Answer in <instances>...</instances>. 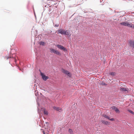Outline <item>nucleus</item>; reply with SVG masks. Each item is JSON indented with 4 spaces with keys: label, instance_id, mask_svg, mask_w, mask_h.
Wrapping results in <instances>:
<instances>
[{
    "label": "nucleus",
    "instance_id": "nucleus-8",
    "mask_svg": "<svg viewBox=\"0 0 134 134\" xmlns=\"http://www.w3.org/2000/svg\"><path fill=\"white\" fill-rule=\"evenodd\" d=\"M111 108L113 109L114 110L116 113H119L120 112V111L118 109L115 107L113 106L111 107Z\"/></svg>",
    "mask_w": 134,
    "mask_h": 134
},
{
    "label": "nucleus",
    "instance_id": "nucleus-29",
    "mask_svg": "<svg viewBox=\"0 0 134 134\" xmlns=\"http://www.w3.org/2000/svg\"><path fill=\"white\" fill-rule=\"evenodd\" d=\"M44 134H46L45 133H44Z\"/></svg>",
    "mask_w": 134,
    "mask_h": 134
},
{
    "label": "nucleus",
    "instance_id": "nucleus-27",
    "mask_svg": "<svg viewBox=\"0 0 134 134\" xmlns=\"http://www.w3.org/2000/svg\"><path fill=\"white\" fill-rule=\"evenodd\" d=\"M132 28H133V29H134V25L133 24L132 27Z\"/></svg>",
    "mask_w": 134,
    "mask_h": 134
},
{
    "label": "nucleus",
    "instance_id": "nucleus-1",
    "mask_svg": "<svg viewBox=\"0 0 134 134\" xmlns=\"http://www.w3.org/2000/svg\"><path fill=\"white\" fill-rule=\"evenodd\" d=\"M56 46L59 49L64 51H67V49L64 46L59 44H57Z\"/></svg>",
    "mask_w": 134,
    "mask_h": 134
},
{
    "label": "nucleus",
    "instance_id": "nucleus-7",
    "mask_svg": "<svg viewBox=\"0 0 134 134\" xmlns=\"http://www.w3.org/2000/svg\"><path fill=\"white\" fill-rule=\"evenodd\" d=\"M130 45L131 47L134 48V41H129Z\"/></svg>",
    "mask_w": 134,
    "mask_h": 134
},
{
    "label": "nucleus",
    "instance_id": "nucleus-26",
    "mask_svg": "<svg viewBox=\"0 0 134 134\" xmlns=\"http://www.w3.org/2000/svg\"><path fill=\"white\" fill-rule=\"evenodd\" d=\"M42 132L43 133V134H44V133H45V132H44V131H42Z\"/></svg>",
    "mask_w": 134,
    "mask_h": 134
},
{
    "label": "nucleus",
    "instance_id": "nucleus-13",
    "mask_svg": "<svg viewBox=\"0 0 134 134\" xmlns=\"http://www.w3.org/2000/svg\"><path fill=\"white\" fill-rule=\"evenodd\" d=\"M65 33L64 35H70V33L68 31L66 30L65 31Z\"/></svg>",
    "mask_w": 134,
    "mask_h": 134
},
{
    "label": "nucleus",
    "instance_id": "nucleus-14",
    "mask_svg": "<svg viewBox=\"0 0 134 134\" xmlns=\"http://www.w3.org/2000/svg\"><path fill=\"white\" fill-rule=\"evenodd\" d=\"M39 44L40 45H41L43 46L45 44L44 42L42 41L40 42L39 43Z\"/></svg>",
    "mask_w": 134,
    "mask_h": 134
},
{
    "label": "nucleus",
    "instance_id": "nucleus-5",
    "mask_svg": "<svg viewBox=\"0 0 134 134\" xmlns=\"http://www.w3.org/2000/svg\"><path fill=\"white\" fill-rule=\"evenodd\" d=\"M120 90L122 92L128 91V89L126 88H122L120 87Z\"/></svg>",
    "mask_w": 134,
    "mask_h": 134
},
{
    "label": "nucleus",
    "instance_id": "nucleus-9",
    "mask_svg": "<svg viewBox=\"0 0 134 134\" xmlns=\"http://www.w3.org/2000/svg\"><path fill=\"white\" fill-rule=\"evenodd\" d=\"M127 23L128 22H126L121 23H120V24L122 25H124L125 26H127Z\"/></svg>",
    "mask_w": 134,
    "mask_h": 134
},
{
    "label": "nucleus",
    "instance_id": "nucleus-28",
    "mask_svg": "<svg viewBox=\"0 0 134 134\" xmlns=\"http://www.w3.org/2000/svg\"><path fill=\"white\" fill-rule=\"evenodd\" d=\"M14 59V60H15V59Z\"/></svg>",
    "mask_w": 134,
    "mask_h": 134
},
{
    "label": "nucleus",
    "instance_id": "nucleus-11",
    "mask_svg": "<svg viewBox=\"0 0 134 134\" xmlns=\"http://www.w3.org/2000/svg\"><path fill=\"white\" fill-rule=\"evenodd\" d=\"M133 24H132L129 23H127V26L129 27H132Z\"/></svg>",
    "mask_w": 134,
    "mask_h": 134
},
{
    "label": "nucleus",
    "instance_id": "nucleus-18",
    "mask_svg": "<svg viewBox=\"0 0 134 134\" xmlns=\"http://www.w3.org/2000/svg\"><path fill=\"white\" fill-rule=\"evenodd\" d=\"M6 58H7V59H8L9 58H14V57L13 56V55H10V57H6Z\"/></svg>",
    "mask_w": 134,
    "mask_h": 134
},
{
    "label": "nucleus",
    "instance_id": "nucleus-15",
    "mask_svg": "<svg viewBox=\"0 0 134 134\" xmlns=\"http://www.w3.org/2000/svg\"><path fill=\"white\" fill-rule=\"evenodd\" d=\"M69 132L71 134H73V132L71 129H69Z\"/></svg>",
    "mask_w": 134,
    "mask_h": 134
},
{
    "label": "nucleus",
    "instance_id": "nucleus-17",
    "mask_svg": "<svg viewBox=\"0 0 134 134\" xmlns=\"http://www.w3.org/2000/svg\"><path fill=\"white\" fill-rule=\"evenodd\" d=\"M62 108L59 107H57L56 110L58 111H60V110H61Z\"/></svg>",
    "mask_w": 134,
    "mask_h": 134
},
{
    "label": "nucleus",
    "instance_id": "nucleus-10",
    "mask_svg": "<svg viewBox=\"0 0 134 134\" xmlns=\"http://www.w3.org/2000/svg\"><path fill=\"white\" fill-rule=\"evenodd\" d=\"M54 54H57L58 55H61V53L59 52L57 50H55Z\"/></svg>",
    "mask_w": 134,
    "mask_h": 134
},
{
    "label": "nucleus",
    "instance_id": "nucleus-20",
    "mask_svg": "<svg viewBox=\"0 0 134 134\" xmlns=\"http://www.w3.org/2000/svg\"><path fill=\"white\" fill-rule=\"evenodd\" d=\"M110 74L112 76H114L115 75V73L114 72H111L110 73Z\"/></svg>",
    "mask_w": 134,
    "mask_h": 134
},
{
    "label": "nucleus",
    "instance_id": "nucleus-22",
    "mask_svg": "<svg viewBox=\"0 0 134 134\" xmlns=\"http://www.w3.org/2000/svg\"><path fill=\"white\" fill-rule=\"evenodd\" d=\"M101 85H106V84L104 82H102L101 83Z\"/></svg>",
    "mask_w": 134,
    "mask_h": 134
},
{
    "label": "nucleus",
    "instance_id": "nucleus-12",
    "mask_svg": "<svg viewBox=\"0 0 134 134\" xmlns=\"http://www.w3.org/2000/svg\"><path fill=\"white\" fill-rule=\"evenodd\" d=\"M50 50L51 52L53 53H54L56 49H54L51 48H50Z\"/></svg>",
    "mask_w": 134,
    "mask_h": 134
},
{
    "label": "nucleus",
    "instance_id": "nucleus-23",
    "mask_svg": "<svg viewBox=\"0 0 134 134\" xmlns=\"http://www.w3.org/2000/svg\"><path fill=\"white\" fill-rule=\"evenodd\" d=\"M53 108L54 109H55L56 110L57 107H55L54 106V107H53Z\"/></svg>",
    "mask_w": 134,
    "mask_h": 134
},
{
    "label": "nucleus",
    "instance_id": "nucleus-19",
    "mask_svg": "<svg viewBox=\"0 0 134 134\" xmlns=\"http://www.w3.org/2000/svg\"><path fill=\"white\" fill-rule=\"evenodd\" d=\"M44 114H46V115H47L48 114L47 111H46L45 110H44Z\"/></svg>",
    "mask_w": 134,
    "mask_h": 134
},
{
    "label": "nucleus",
    "instance_id": "nucleus-25",
    "mask_svg": "<svg viewBox=\"0 0 134 134\" xmlns=\"http://www.w3.org/2000/svg\"><path fill=\"white\" fill-rule=\"evenodd\" d=\"M59 26V25L58 24H56L55 25V27H58Z\"/></svg>",
    "mask_w": 134,
    "mask_h": 134
},
{
    "label": "nucleus",
    "instance_id": "nucleus-21",
    "mask_svg": "<svg viewBox=\"0 0 134 134\" xmlns=\"http://www.w3.org/2000/svg\"><path fill=\"white\" fill-rule=\"evenodd\" d=\"M109 120H111V121H114V118H111V119H110L109 118Z\"/></svg>",
    "mask_w": 134,
    "mask_h": 134
},
{
    "label": "nucleus",
    "instance_id": "nucleus-16",
    "mask_svg": "<svg viewBox=\"0 0 134 134\" xmlns=\"http://www.w3.org/2000/svg\"><path fill=\"white\" fill-rule=\"evenodd\" d=\"M103 116L105 118L108 119H109V117L107 115H104Z\"/></svg>",
    "mask_w": 134,
    "mask_h": 134
},
{
    "label": "nucleus",
    "instance_id": "nucleus-2",
    "mask_svg": "<svg viewBox=\"0 0 134 134\" xmlns=\"http://www.w3.org/2000/svg\"><path fill=\"white\" fill-rule=\"evenodd\" d=\"M40 74L42 79L46 81L48 79L49 77L48 76H46L42 72H40Z\"/></svg>",
    "mask_w": 134,
    "mask_h": 134
},
{
    "label": "nucleus",
    "instance_id": "nucleus-6",
    "mask_svg": "<svg viewBox=\"0 0 134 134\" xmlns=\"http://www.w3.org/2000/svg\"><path fill=\"white\" fill-rule=\"evenodd\" d=\"M101 121L102 123L106 125H110V122H109L104 120H102Z\"/></svg>",
    "mask_w": 134,
    "mask_h": 134
},
{
    "label": "nucleus",
    "instance_id": "nucleus-24",
    "mask_svg": "<svg viewBox=\"0 0 134 134\" xmlns=\"http://www.w3.org/2000/svg\"><path fill=\"white\" fill-rule=\"evenodd\" d=\"M129 112H130L132 114H134V112L133 111H132L131 110H130L129 111Z\"/></svg>",
    "mask_w": 134,
    "mask_h": 134
},
{
    "label": "nucleus",
    "instance_id": "nucleus-3",
    "mask_svg": "<svg viewBox=\"0 0 134 134\" xmlns=\"http://www.w3.org/2000/svg\"><path fill=\"white\" fill-rule=\"evenodd\" d=\"M62 70L63 72L65 74L67 75L69 77L71 76L70 74L69 71L63 69H62Z\"/></svg>",
    "mask_w": 134,
    "mask_h": 134
},
{
    "label": "nucleus",
    "instance_id": "nucleus-4",
    "mask_svg": "<svg viewBox=\"0 0 134 134\" xmlns=\"http://www.w3.org/2000/svg\"><path fill=\"white\" fill-rule=\"evenodd\" d=\"M58 31V33H60L63 35H64L65 33V31L62 29H59Z\"/></svg>",
    "mask_w": 134,
    "mask_h": 134
}]
</instances>
